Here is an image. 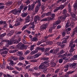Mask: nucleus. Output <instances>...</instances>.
I'll list each match as a JSON object with an SVG mask.
<instances>
[{
  "label": "nucleus",
  "mask_w": 77,
  "mask_h": 77,
  "mask_svg": "<svg viewBox=\"0 0 77 77\" xmlns=\"http://www.w3.org/2000/svg\"><path fill=\"white\" fill-rule=\"evenodd\" d=\"M48 62V61H45L43 63L41 64L38 67V71H42L43 72H45L47 71V69L46 68L48 66V64L46 65V63Z\"/></svg>",
  "instance_id": "1"
},
{
  "label": "nucleus",
  "mask_w": 77,
  "mask_h": 77,
  "mask_svg": "<svg viewBox=\"0 0 77 77\" xmlns=\"http://www.w3.org/2000/svg\"><path fill=\"white\" fill-rule=\"evenodd\" d=\"M20 8L17 9H14L9 12V14H14L15 15H18L21 12V11H22V9H23V5H22L21 6H20Z\"/></svg>",
  "instance_id": "2"
},
{
  "label": "nucleus",
  "mask_w": 77,
  "mask_h": 77,
  "mask_svg": "<svg viewBox=\"0 0 77 77\" xmlns=\"http://www.w3.org/2000/svg\"><path fill=\"white\" fill-rule=\"evenodd\" d=\"M66 9H64L63 10V14L64 15L60 17V20H63V21H65L66 20V18L67 17H68V16H69V14H66Z\"/></svg>",
  "instance_id": "3"
},
{
  "label": "nucleus",
  "mask_w": 77,
  "mask_h": 77,
  "mask_svg": "<svg viewBox=\"0 0 77 77\" xmlns=\"http://www.w3.org/2000/svg\"><path fill=\"white\" fill-rule=\"evenodd\" d=\"M2 42H6V43L5 44V46L7 47H8L9 46V45H12V44L14 41L12 39H11L10 41L8 40H2Z\"/></svg>",
  "instance_id": "4"
},
{
  "label": "nucleus",
  "mask_w": 77,
  "mask_h": 77,
  "mask_svg": "<svg viewBox=\"0 0 77 77\" xmlns=\"http://www.w3.org/2000/svg\"><path fill=\"white\" fill-rule=\"evenodd\" d=\"M25 46L23 44V43L21 42L19 43L16 46V48L17 49V50H24V49L25 48Z\"/></svg>",
  "instance_id": "5"
},
{
  "label": "nucleus",
  "mask_w": 77,
  "mask_h": 77,
  "mask_svg": "<svg viewBox=\"0 0 77 77\" xmlns=\"http://www.w3.org/2000/svg\"><path fill=\"white\" fill-rule=\"evenodd\" d=\"M36 4V2H33L32 4L31 5H28V10L29 11H33L34 10V8H35V5Z\"/></svg>",
  "instance_id": "6"
},
{
  "label": "nucleus",
  "mask_w": 77,
  "mask_h": 77,
  "mask_svg": "<svg viewBox=\"0 0 77 77\" xmlns=\"http://www.w3.org/2000/svg\"><path fill=\"white\" fill-rule=\"evenodd\" d=\"M48 25V23H46L41 26L40 27L41 30L42 31L44 30H45V29H46L47 28Z\"/></svg>",
  "instance_id": "7"
},
{
  "label": "nucleus",
  "mask_w": 77,
  "mask_h": 77,
  "mask_svg": "<svg viewBox=\"0 0 77 77\" xmlns=\"http://www.w3.org/2000/svg\"><path fill=\"white\" fill-rule=\"evenodd\" d=\"M31 18L30 17L29 15L25 19V24H26V23H29V22H30V21Z\"/></svg>",
  "instance_id": "8"
},
{
  "label": "nucleus",
  "mask_w": 77,
  "mask_h": 77,
  "mask_svg": "<svg viewBox=\"0 0 77 77\" xmlns=\"http://www.w3.org/2000/svg\"><path fill=\"white\" fill-rule=\"evenodd\" d=\"M70 15L71 16L72 18L73 21H75L77 20V18L75 17V14H74L72 12H70Z\"/></svg>",
  "instance_id": "9"
},
{
  "label": "nucleus",
  "mask_w": 77,
  "mask_h": 77,
  "mask_svg": "<svg viewBox=\"0 0 77 77\" xmlns=\"http://www.w3.org/2000/svg\"><path fill=\"white\" fill-rule=\"evenodd\" d=\"M75 66H77L76 63H73L69 65V67L70 68H71V69H75Z\"/></svg>",
  "instance_id": "10"
},
{
  "label": "nucleus",
  "mask_w": 77,
  "mask_h": 77,
  "mask_svg": "<svg viewBox=\"0 0 77 77\" xmlns=\"http://www.w3.org/2000/svg\"><path fill=\"white\" fill-rule=\"evenodd\" d=\"M53 20V18L49 17L46 18L42 19L41 20V21H50V20Z\"/></svg>",
  "instance_id": "11"
},
{
  "label": "nucleus",
  "mask_w": 77,
  "mask_h": 77,
  "mask_svg": "<svg viewBox=\"0 0 77 77\" xmlns=\"http://www.w3.org/2000/svg\"><path fill=\"white\" fill-rule=\"evenodd\" d=\"M57 44L58 46L61 47V48H64V47L65 46V44L60 42H57Z\"/></svg>",
  "instance_id": "12"
},
{
  "label": "nucleus",
  "mask_w": 77,
  "mask_h": 77,
  "mask_svg": "<svg viewBox=\"0 0 77 77\" xmlns=\"http://www.w3.org/2000/svg\"><path fill=\"white\" fill-rule=\"evenodd\" d=\"M39 9V7H38V6H36L35 8V11H33V15H35L36 14V13H38V12Z\"/></svg>",
  "instance_id": "13"
},
{
  "label": "nucleus",
  "mask_w": 77,
  "mask_h": 77,
  "mask_svg": "<svg viewBox=\"0 0 77 77\" xmlns=\"http://www.w3.org/2000/svg\"><path fill=\"white\" fill-rule=\"evenodd\" d=\"M75 72V71H70L69 72H67L66 75H65V76H64V77H69V74H72L73 73H74Z\"/></svg>",
  "instance_id": "14"
},
{
  "label": "nucleus",
  "mask_w": 77,
  "mask_h": 77,
  "mask_svg": "<svg viewBox=\"0 0 77 77\" xmlns=\"http://www.w3.org/2000/svg\"><path fill=\"white\" fill-rule=\"evenodd\" d=\"M41 55V54L39 53H38L33 56V59H36V58H37V57L40 56Z\"/></svg>",
  "instance_id": "15"
},
{
  "label": "nucleus",
  "mask_w": 77,
  "mask_h": 77,
  "mask_svg": "<svg viewBox=\"0 0 77 77\" xmlns=\"http://www.w3.org/2000/svg\"><path fill=\"white\" fill-rule=\"evenodd\" d=\"M72 56V54L71 53H68L67 54V53H66L64 54H63V55H61V56L62 57H63V56H67V57H68L69 56Z\"/></svg>",
  "instance_id": "16"
},
{
  "label": "nucleus",
  "mask_w": 77,
  "mask_h": 77,
  "mask_svg": "<svg viewBox=\"0 0 77 77\" xmlns=\"http://www.w3.org/2000/svg\"><path fill=\"white\" fill-rule=\"evenodd\" d=\"M14 30H11L8 34L7 36H11L14 34Z\"/></svg>",
  "instance_id": "17"
},
{
  "label": "nucleus",
  "mask_w": 77,
  "mask_h": 77,
  "mask_svg": "<svg viewBox=\"0 0 77 77\" xmlns=\"http://www.w3.org/2000/svg\"><path fill=\"white\" fill-rule=\"evenodd\" d=\"M38 51L36 48L35 49V50L32 51L31 52V55H33V54H35V53H38Z\"/></svg>",
  "instance_id": "18"
},
{
  "label": "nucleus",
  "mask_w": 77,
  "mask_h": 77,
  "mask_svg": "<svg viewBox=\"0 0 77 77\" xmlns=\"http://www.w3.org/2000/svg\"><path fill=\"white\" fill-rule=\"evenodd\" d=\"M61 21H64L65 20H62L60 19H60H59V20L56 21L55 23H56V24H57V25H58L59 24H60V23H61Z\"/></svg>",
  "instance_id": "19"
},
{
  "label": "nucleus",
  "mask_w": 77,
  "mask_h": 77,
  "mask_svg": "<svg viewBox=\"0 0 77 77\" xmlns=\"http://www.w3.org/2000/svg\"><path fill=\"white\" fill-rule=\"evenodd\" d=\"M40 18L39 17L37 16H35L34 18V20L35 22H36L38 20H39Z\"/></svg>",
  "instance_id": "20"
},
{
  "label": "nucleus",
  "mask_w": 77,
  "mask_h": 77,
  "mask_svg": "<svg viewBox=\"0 0 77 77\" xmlns=\"http://www.w3.org/2000/svg\"><path fill=\"white\" fill-rule=\"evenodd\" d=\"M64 53H65V51H63V50H62L60 51V52H59L57 54L58 56H60L62 54H63Z\"/></svg>",
  "instance_id": "21"
},
{
  "label": "nucleus",
  "mask_w": 77,
  "mask_h": 77,
  "mask_svg": "<svg viewBox=\"0 0 77 77\" xmlns=\"http://www.w3.org/2000/svg\"><path fill=\"white\" fill-rule=\"evenodd\" d=\"M27 15V14L26 13L23 12L21 14V16L23 18H26Z\"/></svg>",
  "instance_id": "22"
},
{
  "label": "nucleus",
  "mask_w": 77,
  "mask_h": 77,
  "mask_svg": "<svg viewBox=\"0 0 77 77\" xmlns=\"http://www.w3.org/2000/svg\"><path fill=\"white\" fill-rule=\"evenodd\" d=\"M18 66H22V67H25L26 66V64H23L21 63H20L17 64Z\"/></svg>",
  "instance_id": "23"
},
{
  "label": "nucleus",
  "mask_w": 77,
  "mask_h": 77,
  "mask_svg": "<svg viewBox=\"0 0 77 77\" xmlns=\"http://www.w3.org/2000/svg\"><path fill=\"white\" fill-rule=\"evenodd\" d=\"M12 4V2L11 1H9L7 2L6 3L5 5L7 6H10Z\"/></svg>",
  "instance_id": "24"
},
{
  "label": "nucleus",
  "mask_w": 77,
  "mask_h": 77,
  "mask_svg": "<svg viewBox=\"0 0 77 77\" xmlns=\"http://www.w3.org/2000/svg\"><path fill=\"white\" fill-rule=\"evenodd\" d=\"M16 50H11L10 51V53H15L17 51H18V49L16 48Z\"/></svg>",
  "instance_id": "25"
},
{
  "label": "nucleus",
  "mask_w": 77,
  "mask_h": 77,
  "mask_svg": "<svg viewBox=\"0 0 77 77\" xmlns=\"http://www.w3.org/2000/svg\"><path fill=\"white\" fill-rule=\"evenodd\" d=\"M21 38H19L17 41L14 42V44H18V43H19L21 41Z\"/></svg>",
  "instance_id": "26"
},
{
  "label": "nucleus",
  "mask_w": 77,
  "mask_h": 77,
  "mask_svg": "<svg viewBox=\"0 0 77 77\" xmlns=\"http://www.w3.org/2000/svg\"><path fill=\"white\" fill-rule=\"evenodd\" d=\"M37 49L38 51V50H41V51H44V49L42 48H41L39 47H37Z\"/></svg>",
  "instance_id": "27"
},
{
  "label": "nucleus",
  "mask_w": 77,
  "mask_h": 77,
  "mask_svg": "<svg viewBox=\"0 0 77 77\" xmlns=\"http://www.w3.org/2000/svg\"><path fill=\"white\" fill-rule=\"evenodd\" d=\"M71 60H77V55H74L73 58H71Z\"/></svg>",
  "instance_id": "28"
},
{
  "label": "nucleus",
  "mask_w": 77,
  "mask_h": 77,
  "mask_svg": "<svg viewBox=\"0 0 77 77\" xmlns=\"http://www.w3.org/2000/svg\"><path fill=\"white\" fill-rule=\"evenodd\" d=\"M42 59L44 61H47V60H48L49 59V58L48 57H43L42 58Z\"/></svg>",
  "instance_id": "29"
},
{
  "label": "nucleus",
  "mask_w": 77,
  "mask_h": 77,
  "mask_svg": "<svg viewBox=\"0 0 77 77\" xmlns=\"http://www.w3.org/2000/svg\"><path fill=\"white\" fill-rule=\"evenodd\" d=\"M5 24H6V21H3V20H1L0 21V24L5 25Z\"/></svg>",
  "instance_id": "30"
},
{
  "label": "nucleus",
  "mask_w": 77,
  "mask_h": 77,
  "mask_svg": "<svg viewBox=\"0 0 77 77\" xmlns=\"http://www.w3.org/2000/svg\"><path fill=\"white\" fill-rule=\"evenodd\" d=\"M21 22L19 21H17V22H16L15 24H14V26H18L19 25H20Z\"/></svg>",
  "instance_id": "31"
},
{
  "label": "nucleus",
  "mask_w": 77,
  "mask_h": 77,
  "mask_svg": "<svg viewBox=\"0 0 77 77\" xmlns=\"http://www.w3.org/2000/svg\"><path fill=\"white\" fill-rule=\"evenodd\" d=\"M4 77H14V76H11L10 75L7 74L6 75L5 74H4Z\"/></svg>",
  "instance_id": "32"
},
{
  "label": "nucleus",
  "mask_w": 77,
  "mask_h": 77,
  "mask_svg": "<svg viewBox=\"0 0 77 77\" xmlns=\"http://www.w3.org/2000/svg\"><path fill=\"white\" fill-rule=\"evenodd\" d=\"M38 40V38L36 37H35L32 38V41L33 42H36Z\"/></svg>",
  "instance_id": "33"
},
{
  "label": "nucleus",
  "mask_w": 77,
  "mask_h": 77,
  "mask_svg": "<svg viewBox=\"0 0 77 77\" xmlns=\"http://www.w3.org/2000/svg\"><path fill=\"white\" fill-rule=\"evenodd\" d=\"M7 69H9V70H13L14 69L12 67H11L9 66H7L6 67Z\"/></svg>",
  "instance_id": "34"
},
{
  "label": "nucleus",
  "mask_w": 77,
  "mask_h": 77,
  "mask_svg": "<svg viewBox=\"0 0 77 77\" xmlns=\"http://www.w3.org/2000/svg\"><path fill=\"white\" fill-rule=\"evenodd\" d=\"M51 12L50 11L48 12L47 13H46V16H51Z\"/></svg>",
  "instance_id": "35"
},
{
  "label": "nucleus",
  "mask_w": 77,
  "mask_h": 77,
  "mask_svg": "<svg viewBox=\"0 0 77 77\" xmlns=\"http://www.w3.org/2000/svg\"><path fill=\"white\" fill-rule=\"evenodd\" d=\"M47 45H52L53 44V42L52 41H48L46 42Z\"/></svg>",
  "instance_id": "36"
},
{
  "label": "nucleus",
  "mask_w": 77,
  "mask_h": 77,
  "mask_svg": "<svg viewBox=\"0 0 77 77\" xmlns=\"http://www.w3.org/2000/svg\"><path fill=\"white\" fill-rule=\"evenodd\" d=\"M41 8L42 11L41 12V14H42L44 13V10H45V7L44 6H42L41 7Z\"/></svg>",
  "instance_id": "37"
},
{
  "label": "nucleus",
  "mask_w": 77,
  "mask_h": 77,
  "mask_svg": "<svg viewBox=\"0 0 77 77\" xmlns=\"http://www.w3.org/2000/svg\"><path fill=\"white\" fill-rule=\"evenodd\" d=\"M3 50H7V51H8L9 50L6 48H3V49H0V53H1L2 51H3Z\"/></svg>",
  "instance_id": "38"
},
{
  "label": "nucleus",
  "mask_w": 77,
  "mask_h": 77,
  "mask_svg": "<svg viewBox=\"0 0 77 77\" xmlns=\"http://www.w3.org/2000/svg\"><path fill=\"white\" fill-rule=\"evenodd\" d=\"M73 7L74 8V10L76 11V9H77V2L74 4Z\"/></svg>",
  "instance_id": "39"
},
{
  "label": "nucleus",
  "mask_w": 77,
  "mask_h": 77,
  "mask_svg": "<svg viewBox=\"0 0 77 77\" xmlns=\"http://www.w3.org/2000/svg\"><path fill=\"white\" fill-rule=\"evenodd\" d=\"M59 8V10L60 9H63L64 8V6L63 5H60L59 7H58Z\"/></svg>",
  "instance_id": "40"
},
{
  "label": "nucleus",
  "mask_w": 77,
  "mask_h": 77,
  "mask_svg": "<svg viewBox=\"0 0 77 77\" xmlns=\"http://www.w3.org/2000/svg\"><path fill=\"white\" fill-rule=\"evenodd\" d=\"M27 59L28 60L29 59H33V56L29 55L27 57Z\"/></svg>",
  "instance_id": "41"
},
{
  "label": "nucleus",
  "mask_w": 77,
  "mask_h": 77,
  "mask_svg": "<svg viewBox=\"0 0 77 77\" xmlns=\"http://www.w3.org/2000/svg\"><path fill=\"white\" fill-rule=\"evenodd\" d=\"M17 56H22L23 55V54L22 53V52L19 51L17 54Z\"/></svg>",
  "instance_id": "42"
},
{
  "label": "nucleus",
  "mask_w": 77,
  "mask_h": 77,
  "mask_svg": "<svg viewBox=\"0 0 77 77\" xmlns=\"http://www.w3.org/2000/svg\"><path fill=\"white\" fill-rule=\"evenodd\" d=\"M59 10V8L58 7H57L54 10V12H57Z\"/></svg>",
  "instance_id": "43"
},
{
  "label": "nucleus",
  "mask_w": 77,
  "mask_h": 77,
  "mask_svg": "<svg viewBox=\"0 0 77 77\" xmlns=\"http://www.w3.org/2000/svg\"><path fill=\"white\" fill-rule=\"evenodd\" d=\"M30 53V51L29 50H27L26 51L25 53H24L25 55H27V54H29Z\"/></svg>",
  "instance_id": "44"
},
{
  "label": "nucleus",
  "mask_w": 77,
  "mask_h": 77,
  "mask_svg": "<svg viewBox=\"0 0 77 77\" xmlns=\"http://www.w3.org/2000/svg\"><path fill=\"white\" fill-rule=\"evenodd\" d=\"M27 25H24V26L22 28V30H24V29H26L27 27Z\"/></svg>",
  "instance_id": "45"
},
{
  "label": "nucleus",
  "mask_w": 77,
  "mask_h": 77,
  "mask_svg": "<svg viewBox=\"0 0 77 77\" xmlns=\"http://www.w3.org/2000/svg\"><path fill=\"white\" fill-rule=\"evenodd\" d=\"M30 29H32V30H35V25H32L29 26Z\"/></svg>",
  "instance_id": "46"
},
{
  "label": "nucleus",
  "mask_w": 77,
  "mask_h": 77,
  "mask_svg": "<svg viewBox=\"0 0 77 77\" xmlns=\"http://www.w3.org/2000/svg\"><path fill=\"white\" fill-rule=\"evenodd\" d=\"M50 49H51V48L50 47L47 48L45 49V52H47V51H48L50 50Z\"/></svg>",
  "instance_id": "47"
},
{
  "label": "nucleus",
  "mask_w": 77,
  "mask_h": 77,
  "mask_svg": "<svg viewBox=\"0 0 77 77\" xmlns=\"http://www.w3.org/2000/svg\"><path fill=\"white\" fill-rule=\"evenodd\" d=\"M69 22L67 21L66 23V28L68 27H69Z\"/></svg>",
  "instance_id": "48"
},
{
  "label": "nucleus",
  "mask_w": 77,
  "mask_h": 77,
  "mask_svg": "<svg viewBox=\"0 0 77 77\" xmlns=\"http://www.w3.org/2000/svg\"><path fill=\"white\" fill-rule=\"evenodd\" d=\"M69 26H71L72 28L74 27V22L73 21L72 23H71Z\"/></svg>",
  "instance_id": "49"
},
{
  "label": "nucleus",
  "mask_w": 77,
  "mask_h": 77,
  "mask_svg": "<svg viewBox=\"0 0 77 77\" xmlns=\"http://www.w3.org/2000/svg\"><path fill=\"white\" fill-rule=\"evenodd\" d=\"M28 71L30 72H33V71H34V69H29Z\"/></svg>",
  "instance_id": "50"
},
{
  "label": "nucleus",
  "mask_w": 77,
  "mask_h": 77,
  "mask_svg": "<svg viewBox=\"0 0 77 77\" xmlns=\"http://www.w3.org/2000/svg\"><path fill=\"white\" fill-rule=\"evenodd\" d=\"M15 69H17V71H21V68H20L19 67H17V66H15Z\"/></svg>",
  "instance_id": "51"
},
{
  "label": "nucleus",
  "mask_w": 77,
  "mask_h": 77,
  "mask_svg": "<svg viewBox=\"0 0 77 77\" xmlns=\"http://www.w3.org/2000/svg\"><path fill=\"white\" fill-rule=\"evenodd\" d=\"M8 53V51H5L1 53V54H6Z\"/></svg>",
  "instance_id": "52"
},
{
  "label": "nucleus",
  "mask_w": 77,
  "mask_h": 77,
  "mask_svg": "<svg viewBox=\"0 0 77 77\" xmlns=\"http://www.w3.org/2000/svg\"><path fill=\"white\" fill-rule=\"evenodd\" d=\"M6 35V32H5L2 34L1 35L0 37H4V36H5Z\"/></svg>",
  "instance_id": "53"
},
{
  "label": "nucleus",
  "mask_w": 77,
  "mask_h": 77,
  "mask_svg": "<svg viewBox=\"0 0 77 77\" xmlns=\"http://www.w3.org/2000/svg\"><path fill=\"white\" fill-rule=\"evenodd\" d=\"M19 60L21 61V60H24V57L22 56H20L19 57Z\"/></svg>",
  "instance_id": "54"
},
{
  "label": "nucleus",
  "mask_w": 77,
  "mask_h": 77,
  "mask_svg": "<svg viewBox=\"0 0 77 77\" xmlns=\"http://www.w3.org/2000/svg\"><path fill=\"white\" fill-rule=\"evenodd\" d=\"M41 73H34V76H38V75H40Z\"/></svg>",
  "instance_id": "55"
},
{
  "label": "nucleus",
  "mask_w": 77,
  "mask_h": 77,
  "mask_svg": "<svg viewBox=\"0 0 77 77\" xmlns=\"http://www.w3.org/2000/svg\"><path fill=\"white\" fill-rule=\"evenodd\" d=\"M69 38V36H66L63 39V40H64V39H65V40H66L67 41L68 39Z\"/></svg>",
  "instance_id": "56"
},
{
  "label": "nucleus",
  "mask_w": 77,
  "mask_h": 77,
  "mask_svg": "<svg viewBox=\"0 0 77 77\" xmlns=\"http://www.w3.org/2000/svg\"><path fill=\"white\" fill-rule=\"evenodd\" d=\"M35 47V45H33L31 46L30 50L31 51H32L33 50V48H34V47Z\"/></svg>",
  "instance_id": "57"
},
{
  "label": "nucleus",
  "mask_w": 77,
  "mask_h": 77,
  "mask_svg": "<svg viewBox=\"0 0 77 77\" xmlns=\"http://www.w3.org/2000/svg\"><path fill=\"white\" fill-rule=\"evenodd\" d=\"M74 49L72 48H71V49L69 51L70 53H72V52H73L74 51Z\"/></svg>",
  "instance_id": "58"
},
{
  "label": "nucleus",
  "mask_w": 77,
  "mask_h": 77,
  "mask_svg": "<svg viewBox=\"0 0 77 77\" xmlns=\"http://www.w3.org/2000/svg\"><path fill=\"white\" fill-rule=\"evenodd\" d=\"M69 65H66L65 66L64 68H65L66 69H69Z\"/></svg>",
  "instance_id": "59"
},
{
  "label": "nucleus",
  "mask_w": 77,
  "mask_h": 77,
  "mask_svg": "<svg viewBox=\"0 0 77 77\" xmlns=\"http://www.w3.org/2000/svg\"><path fill=\"white\" fill-rule=\"evenodd\" d=\"M38 0V5L39 6H41V0Z\"/></svg>",
  "instance_id": "60"
},
{
  "label": "nucleus",
  "mask_w": 77,
  "mask_h": 77,
  "mask_svg": "<svg viewBox=\"0 0 77 77\" xmlns=\"http://www.w3.org/2000/svg\"><path fill=\"white\" fill-rule=\"evenodd\" d=\"M1 68L2 69H4V68H5V63H3L1 67Z\"/></svg>",
  "instance_id": "61"
},
{
  "label": "nucleus",
  "mask_w": 77,
  "mask_h": 77,
  "mask_svg": "<svg viewBox=\"0 0 77 77\" xmlns=\"http://www.w3.org/2000/svg\"><path fill=\"white\" fill-rule=\"evenodd\" d=\"M59 63H62L63 62V59H60L59 60Z\"/></svg>",
  "instance_id": "62"
},
{
  "label": "nucleus",
  "mask_w": 77,
  "mask_h": 77,
  "mask_svg": "<svg viewBox=\"0 0 77 77\" xmlns=\"http://www.w3.org/2000/svg\"><path fill=\"white\" fill-rule=\"evenodd\" d=\"M12 59L14 60H17L18 59V58L17 57H12Z\"/></svg>",
  "instance_id": "63"
},
{
  "label": "nucleus",
  "mask_w": 77,
  "mask_h": 77,
  "mask_svg": "<svg viewBox=\"0 0 77 77\" xmlns=\"http://www.w3.org/2000/svg\"><path fill=\"white\" fill-rule=\"evenodd\" d=\"M23 19H22L21 17L19 18V21H20V23H21V22H23Z\"/></svg>",
  "instance_id": "64"
}]
</instances>
